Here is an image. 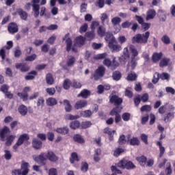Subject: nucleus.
I'll use <instances>...</instances> for the list:
<instances>
[{"label":"nucleus","instance_id":"nucleus-53","mask_svg":"<svg viewBox=\"0 0 175 175\" xmlns=\"http://www.w3.org/2000/svg\"><path fill=\"white\" fill-rule=\"evenodd\" d=\"M74 140L77 143H84V139L81 138V135H75L74 136Z\"/></svg>","mask_w":175,"mask_h":175},{"label":"nucleus","instance_id":"nucleus-14","mask_svg":"<svg viewBox=\"0 0 175 175\" xmlns=\"http://www.w3.org/2000/svg\"><path fill=\"white\" fill-rule=\"evenodd\" d=\"M111 103H113L115 106H119L122 103V98H119L118 96L113 95L110 98Z\"/></svg>","mask_w":175,"mask_h":175},{"label":"nucleus","instance_id":"nucleus-3","mask_svg":"<svg viewBox=\"0 0 175 175\" xmlns=\"http://www.w3.org/2000/svg\"><path fill=\"white\" fill-rule=\"evenodd\" d=\"M130 51L132 53V60L130 63H129V65L127 66V72H129V70H133L135 68H136V62L135 61V57H137L139 55V52H137V50L135 49V46H130Z\"/></svg>","mask_w":175,"mask_h":175},{"label":"nucleus","instance_id":"nucleus-37","mask_svg":"<svg viewBox=\"0 0 175 175\" xmlns=\"http://www.w3.org/2000/svg\"><path fill=\"white\" fill-rule=\"evenodd\" d=\"M79 127L80 122H79L78 120L73 121L70 124V128H71V129H77Z\"/></svg>","mask_w":175,"mask_h":175},{"label":"nucleus","instance_id":"nucleus-64","mask_svg":"<svg viewBox=\"0 0 175 175\" xmlns=\"http://www.w3.org/2000/svg\"><path fill=\"white\" fill-rule=\"evenodd\" d=\"M141 111H151V106L144 105L141 107Z\"/></svg>","mask_w":175,"mask_h":175},{"label":"nucleus","instance_id":"nucleus-44","mask_svg":"<svg viewBox=\"0 0 175 175\" xmlns=\"http://www.w3.org/2000/svg\"><path fill=\"white\" fill-rule=\"evenodd\" d=\"M130 144L131 146H139L140 144V141H139V139H137V137H133L130 140Z\"/></svg>","mask_w":175,"mask_h":175},{"label":"nucleus","instance_id":"nucleus-28","mask_svg":"<svg viewBox=\"0 0 175 175\" xmlns=\"http://www.w3.org/2000/svg\"><path fill=\"white\" fill-rule=\"evenodd\" d=\"M56 132L61 135H68L69 133V129L68 127L58 128L56 129Z\"/></svg>","mask_w":175,"mask_h":175},{"label":"nucleus","instance_id":"nucleus-50","mask_svg":"<svg viewBox=\"0 0 175 175\" xmlns=\"http://www.w3.org/2000/svg\"><path fill=\"white\" fill-rule=\"evenodd\" d=\"M107 57V53H100L94 56V59H103Z\"/></svg>","mask_w":175,"mask_h":175},{"label":"nucleus","instance_id":"nucleus-42","mask_svg":"<svg viewBox=\"0 0 175 175\" xmlns=\"http://www.w3.org/2000/svg\"><path fill=\"white\" fill-rule=\"evenodd\" d=\"M112 77L113 80H116V81H118L121 79V72L118 71L113 72L112 75Z\"/></svg>","mask_w":175,"mask_h":175},{"label":"nucleus","instance_id":"nucleus-7","mask_svg":"<svg viewBox=\"0 0 175 175\" xmlns=\"http://www.w3.org/2000/svg\"><path fill=\"white\" fill-rule=\"evenodd\" d=\"M29 140V136L27 134H23L19 136L16 143L14 145L13 148L15 151H17V149L22 146L24 142H28Z\"/></svg>","mask_w":175,"mask_h":175},{"label":"nucleus","instance_id":"nucleus-18","mask_svg":"<svg viewBox=\"0 0 175 175\" xmlns=\"http://www.w3.org/2000/svg\"><path fill=\"white\" fill-rule=\"evenodd\" d=\"M9 133H10V129L8 126H4L0 132V137L1 139L3 140L6 137V135H9Z\"/></svg>","mask_w":175,"mask_h":175},{"label":"nucleus","instance_id":"nucleus-59","mask_svg":"<svg viewBox=\"0 0 175 175\" xmlns=\"http://www.w3.org/2000/svg\"><path fill=\"white\" fill-rule=\"evenodd\" d=\"M80 116H73L72 114H67L66 115V120H77V118H79Z\"/></svg>","mask_w":175,"mask_h":175},{"label":"nucleus","instance_id":"nucleus-16","mask_svg":"<svg viewBox=\"0 0 175 175\" xmlns=\"http://www.w3.org/2000/svg\"><path fill=\"white\" fill-rule=\"evenodd\" d=\"M157 16V12L154 10L150 9L146 12V21L154 20Z\"/></svg>","mask_w":175,"mask_h":175},{"label":"nucleus","instance_id":"nucleus-57","mask_svg":"<svg viewBox=\"0 0 175 175\" xmlns=\"http://www.w3.org/2000/svg\"><path fill=\"white\" fill-rule=\"evenodd\" d=\"M122 152H124V149L118 148L114 151V157H120V155L122 154Z\"/></svg>","mask_w":175,"mask_h":175},{"label":"nucleus","instance_id":"nucleus-32","mask_svg":"<svg viewBox=\"0 0 175 175\" xmlns=\"http://www.w3.org/2000/svg\"><path fill=\"white\" fill-rule=\"evenodd\" d=\"M46 81L49 85H53L54 84V78L51 74H47L46 77Z\"/></svg>","mask_w":175,"mask_h":175},{"label":"nucleus","instance_id":"nucleus-29","mask_svg":"<svg viewBox=\"0 0 175 175\" xmlns=\"http://www.w3.org/2000/svg\"><path fill=\"white\" fill-rule=\"evenodd\" d=\"M162 58V53H154L152 55V59L153 62H158Z\"/></svg>","mask_w":175,"mask_h":175},{"label":"nucleus","instance_id":"nucleus-49","mask_svg":"<svg viewBox=\"0 0 175 175\" xmlns=\"http://www.w3.org/2000/svg\"><path fill=\"white\" fill-rule=\"evenodd\" d=\"M92 125V124L91 123V122L90 121H87V122H83L81 123V128H83V129H87V128H90V126H91Z\"/></svg>","mask_w":175,"mask_h":175},{"label":"nucleus","instance_id":"nucleus-9","mask_svg":"<svg viewBox=\"0 0 175 175\" xmlns=\"http://www.w3.org/2000/svg\"><path fill=\"white\" fill-rule=\"evenodd\" d=\"M46 153H41L40 155H33V159L39 163L40 165H44V161H46Z\"/></svg>","mask_w":175,"mask_h":175},{"label":"nucleus","instance_id":"nucleus-38","mask_svg":"<svg viewBox=\"0 0 175 175\" xmlns=\"http://www.w3.org/2000/svg\"><path fill=\"white\" fill-rule=\"evenodd\" d=\"M81 117H84L85 118H88L92 116V111L91 110H85L81 113Z\"/></svg>","mask_w":175,"mask_h":175},{"label":"nucleus","instance_id":"nucleus-6","mask_svg":"<svg viewBox=\"0 0 175 175\" xmlns=\"http://www.w3.org/2000/svg\"><path fill=\"white\" fill-rule=\"evenodd\" d=\"M117 166L121 169H127V170H131L136 167L132 161H129L126 159H122L119 161V163L117 164Z\"/></svg>","mask_w":175,"mask_h":175},{"label":"nucleus","instance_id":"nucleus-31","mask_svg":"<svg viewBox=\"0 0 175 175\" xmlns=\"http://www.w3.org/2000/svg\"><path fill=\"white\" fill-rule=\"evenodd\" d=\"M57 103V100L53 97L49 98L46 100V105H48V106H55Z\"/></svg>","mask_w":175,"mask_h":175},{"label":"nucleus","instance_id":"nucleus-41","mask_svg":"<svg viewBox=\"0 0 175 175\" xmlns=\"http://www.w3.org/2000/svg\"><path fill=\"white\" fill-rule=\"evenodd\" d=\"M100 20L103 24H105V23L107 24L109 23V16H107L106 13H103L101 14Z\"/></svg>","mask_w":175,"mask_h":175},{"label":"nucleus","instance_id":"nucleus-36","mask_svg":"<svg viewBox=\"0 0 175 175\" xmlns=\"http://www.w3.org/2000/svg\"><path fill=\"white\" fill-rule=\"evenodd\" d=\"M157 146H159V157L160 158H162V156L163 155V154H165V147L162 146V143L161 142H157Z\"/></svg>","mask_w":175,"mask_h":175},{"label":"nucleus","instance_id":"nucleus-15","mask_svg":"<svg viewBox=\"0 0 175 175\" xmlns=\"http://www.w3.org/2000/svg\"><path fill=\"white\" fill-rule=\"evenodd\" d=\"M8 31L10 33H16L18 32V26L16 23H11L8 25Z\"/></svg>","mask_w":175,"mask_h":175},{"label":"nucleus","instance_id":"nucleus-12","mask_svg":"<svg viewBox=\"0 0 175 175\" xmlns=\"http://www.w3.org/2000/svg\"><path fill=\"white\" fill-rule=\"evenodd\" d=\"M88 105V102L85 100H81L77 101L75 105V109L79 110L80 109H83L85 107Z\"/></svg>","mask_w":175,"mask_h":175},{"label":"nucleus","instance_id":"nucleus-4","mask_svg":"<svg viewBox=\"0 0 175 175\" xmlns=\"http://www.w3.org/2000/svg\"><path fill=\"white\" fill-rule=\"evenodd\" d=\"M150 38V31H146L144 34H137L133 38V43H147Z\"/></svg>","mask_w":175,"mask_h":175},{"label":"nucleus","instance_id":"nucleus-33","mask_svg":"<svg viewBox=\"0 0 175 175\" xmlns=\"http://www.w3.org/2000/svg\"><path fill=\"white\" fill-rule=\"evenodd\" d=\"M16 139V135H9L6 138V146H12V143H13V141Z\"/></svg>","mask_w":175,"mask_h":175},{"label":"nucleus","instance_id":"nucleus-45","mask_svg":"<svg viewBox=\"0 0 175 175\" xmlns=\"http://www.w3.org/2000/svg\"><path fill=\"white\" fill-rule=\"evenodd\" d=\"M120 64L117 61H116V57H114L112 62H111V69L112 70H114V69L118 68Z\"/></svg>","mask_w":175,"mask_h":175},{"label":"nucleus","instance_id":"nucleus-35","mask_svg":"<svg viewBox=\"0 0 175 175\" xmlns=\"http://www.w3.org/2000/svg\"><path fill=\"white\" fill-rule=\"evenodd\" d=\"M79 161V156L77 155V153L72 152L71 154V157L70 158V162L71 163H75V161L78 162Z\"/></svg>","mask_w":175,"mask_h":175},{"label":"nucleus","instance_id":"nucleus-56","mask_svg":"<svg viewBox=\"0 0 175 175\" xmlns=\"http://www.w3.org/2000/svg\"><path fill=\"white\" fill-rule=\"evenodd\" d=\"M159 79H161L160 76H159V73L156 72L154 75L153 79L152 81L153 84H157V83H158V81H159Z\"/></svg>","mask_w":175,"mask_h":175},{"label":"nucleus","instance_id":"nucleus-23","mask_svg":"<svg viewBox=\"0 0 175 175\" xmlns=\"http://www.w3.org/2000/svg\"><path fill=\"white\" fill-rule=\"evenodd\" d=\"M91 95V92H90L88 90H83L79 94H78V97L81 96L84 99H87Z\"/></svg>","mask_w":175,"mask_h":175},{"label":"nucleus","instance_id":"nucleus-48","mask_svg":"<svg viewBox=\"0 0 175 175\" xmlns=\"http://www.w3.org/2000/svg\"><path fill=\"white\" fill-rule=\"evenodd\" d=\"M120 111H121V109H120L119 107H116L115 108H113L111 112H110V115L111 116H116L117 114H120Z\"/></svg>","mask_w":175,"mask_h":175},{"label":"nucleus","instance_id":"nucleus-26","mask_svg":"<svg viewBox=\"0 0 175 175\" xmlns=\"http://www.w3.org/2000/svg\"><path fill=\"white\" fill-rule=\"evenodd\" d=\"M173 118H174V112H168L164 117V121L165 122H169V121H172Z\"/></svg>","mask_w":175,"mask_h":175},{"label":"nucleus","instance_id":"nucleus-40","mask_svg":"<svg viewBox=\"0 0 175 175\" xmlns=\"http://www.w3.org/2000/svg\"><path fill=\"white\" fill-rule=\"evenodd\" d=\"M64 105L65 106L66 111L69 113L70 110H72V105H70V103L68 100H64Z\"/></svg>","mask_w":175,"mask_h":175},{"label":"nucleus","instance_id":"nucleus-19","mask_svg":"<svg viewBox=\"0 0 175 175\" xmlns=\"http://www.w3.org/2000/svg\"><path fill=\"white\" fill-rule=\"evenodd\" d=\"M32 146L35 150H40L43 146V144L40 140L33 139L32 141Z\"/></svg>","mask_w":175,"mask_h":175},{"label":"nucleus","instance_id":"nucleus-39","mask_svg":"<svg viewBox=\"0 0 175 175\" xmlns=\"http://www.w3.org/2000/svg\"><path fill=\"white\" fill-rule=\"evenodd\" d=\"M159 76L161 80H166L167 81H169V80H170V75L167 72H163L161 74H159Z\"/></svg>","mask_w":175,"mask_h":175},{"label":"nucleus","instance_id":"nucleus-25","mask_svg":"<svg viewBox=\"0 0 175 175\" xmlns=\"http://www.w3.org/2000/svg\"><path fill=\"white\" fill-rule=\"evenodd\" d=\"M170 62V59L164 57L160 61L159 66H160V68H163L165 66H167V65H169Z\"/></svg>","mask_w":175,"mask_h":175},{"label":"nucleus","instance_id":"nucleus-27","mask_svg":"<svg viewBox=\"0 0 175 175\" xmlns=\"http://www.w3.org/2000/svg\"><path fill=\"white\" fill-rule=\"evenodd\" d=\"M17 14L20 16L22 20H27L28 17V14L21 9L17 10Z\"/></svg>","mask_w":175,"mask_h":175},{"label":"nucleus","instance_id":"nucleus-61","mask_svg":"<svg viewBox=\"0 0 175 175\" xmlns=\"http://www.w3.org/2000/svg\"><path fill=\"white\" fill-rule=\"evenodd\" d=\"M132 25V22L126 21L122 23V28H129Z\"/></svg>","mask_w":175,"mask_h":175},{"label":"nucleus","instance_id":"nucleus-47","mask_svg":"<svg viewBox=\"0 0 175 175\" xmlns=\"http://www.w3.org/2000/svg\"><path fill=\"white\" fill-rule=\"evenodd\" d=\"M167 107V111H170V113H174L175 107L172 104H169V103H165Z\"/></svg>","mask_w":175,"mask_h":175},{"label":"nucleus","instance_id":"nucleus-58","mask_svg":"<svg viewBox=\"0 0 175 175\" xmlns=\"http://www.w3.org/2000/svg\"><path fill=\"white\" fill-rule=\"evenodd\" d=\"M119 144H120V146H122V144H125V143H126V139H125V135H122L120 137H119Z\"/></svg>","mask_w":175,"mask_h":175},{"label":"nucleus","instance_id":"nucleus-46","mask_svg":"<svg viewBox=\"0 0 175 175\" xmlns=\"http://www.w3.org/2000/svg\"><path fill=\"white\" fill-rule=\"evenodd\" d=\"M88 40H92L95 38V33L94 31H88L85 33Z\"/></svg>","mask_w":175,"mask_h":175},{"label":"nucleus","instance_id":"nucleus-10","mask_svg":"<svg viewBox=\"0 0 175 175\" xmlns=\"http://www.w3.org/2000/svg\"><path fill=\"white\" fill-rule=\"evenodd\" d=\"M29 91H31V88L29 87H25L23 89V92H18L17 95L21 99H23V100H28V92H29Z\"/></svg>","mask_w":175,"mask_h":175},{"label":"nucleus","instance_id":"nucleus-52","mask_svg":"<svg viewBox=\"0 0 175 175\" xmlns=\"http://www.w3.org/2000/svg\"><path fill=\"white\" fill-rule=\"evenodd\" d=\"M136 74L135 72H131L128 75L127 80L129 81H133V80H136Z\"/></svg>","mask_w":175,"mask_h":175},{"label":"nucleus","instance_id":"nucleus-62","mask_svg":"<svg viewBox=\"0 0 175 175\" xmlns=\"http://www.w3.org/2000/svg\"><path fill=\"white\" fill-rule=\"evenodd\" d=\"M47 94H49V95H51V96H53L54 95V94H55V88H47L46 90Z\"/></svg>","mask_w":175,"mask_h":175},{"label":"nucleus","instance_id":"nucleus-1","mask_svg":"<svg viewBox=\"0 0 175 175\" xmlns=\"http://www.w3.org/2000/svg\"><path fill=\"white\" fill-rule=\"evenodd\" d=\"M40 3V0H33L32 1L31 6L33 8L34 17L38 18V17H39V14H40V16H41V17H43V16H44V17H46V18H50V14L46 13V8L45 7L41 8L40 12H39V10L40 9V5H39Z\"/></svg>","mask_w":175,"mask_h":175},{"label":"nucleus","instance_id":"nucleus-22","mask_svg":"<svg viewBox=\"0 0 175 175\" xmlns=\"http://www.w3.org/2000/svg\"><path fill=\"white\" fill-rule=\"evenodd\" d=\"M136 159L141 166H146V163H147V157L146 156L137 157Z\"/></svg>","mask_w":175,"mask_h":175},{"label":"nucleus","instance_id":"nucleus-2","mask_svg":"<svg viewBox=\"0 0 175 175\" xmlns=\"http://www.w3.org/2000/svg\"><path fill=\"white\" fill-rule=\"evenodd\" d=\"M109 36H105V40L108 42V46L111 50H112V53H118V51H121L122 48L121 45L118 44V42L116 40V38L113 36V34H108Z\"/></svg>","mask_w":175,"mask_h":175},{"label":"nucleus","instance_id":"nucleus-24","mask_svg":"<svg viewBox=\"0 0 175 175\" xmlns=\"http://www.w3.org/2000/svg\"><path fill=\"white\" fill-rule=\"evenodd\" d=\"M18 111L22 116H27V113H28V108H27L25 105H22L18 107Z\"/></svg>","mask_w":175,"mask_h":175},{"label":"nucleus","instance_id":"nucleus-21","mask_svg":"<svg viewBox=\"0 0 175 175\" xmlns=\"http://www.w3.org/2000/svg\"><path fill=\"white\" fill-rule=\"evenodd\" d=\"M75 62H76V58L73 56H69L66 62V66L72 68L75 65Z\"/></svg>","mask_w":175,"mask_h":175},{"label":"nucleus","instance_id":"nucleus-20","mask_svg":"<svg viewBox=\"0 0 175 175\" xmlns=\"http://www.w3.org/2000/svg\"><path fill=\"white\" fill-rule=\"evenodd\" d=\"M66 50L68 51H70V50L72 49V51H74V53H77V49H75V48H72V39L70 38H67L66 40Z\"/></svg>","mask_w":175,"mask_h":175},{"label":"nucleus","instance_id":"nucleus-11","mask_svg":"<svg viewBox=\"0 0 175 175\" xmlns=\"http://www.w3.org/2000/svg\"><path fill=\"white\" fill-rule=\"evenodd\" d=\"M85 43V38L82 36H79L75 38V46L77 47H81Z\"/></svg>","mask_w":175,"mask_h":175},{"label":"nucleus","instance_id":"nucleus-55","mask_svg":"<svg viewBox=\"0 0 175 175\" xmlns=\"http://www.w3.org/2000/svg\"><path fill=\"white\" fill-rule=\"evenodd\" d=\"M71 86L74 88H81V83L76 80L72 82Z\"/></svg>","mask_w":175,"mask_h":175},{"label":"nucleus","instance_id":"nucleus-63","mask_svg":"<svg viewBox=\"0 0 175 175\" xmlns=\"http://www.w3.org/2000/svg\"><path fill=\"white\" fill-rule=\"evenodd\" d=\"M140 102H141V96H140V95H137L134 98V103H135V106L140 105Z\"/></svg>","mask_w":175,"mask_h":175},{"label":"nucleus","instance_id":"nucleus-51","mask_svg":"<svg viewBox=\"0 0 175 175\" xmlns=\"http://www.w3.org/2000/svg\"><path fill=\"white\" fill-rule=\"evenodd\" d=\"M167 107H166V103L162 105L161 107H159V114H165L166 113Z\"/></svg>","mask_w":175,"mask_h":175},{"label":"nucleus","instance_id":"nucleus-8","mask_svg":"<svg viewBox=\"0 0 175 175\" xmlns=\"http://www.w3.org/2000/svg\"><path fill=\"white\" fill-rule=\"evenodd\" d=\"M106 72V68H105L103 66H99L94 74V80H99L100 77H103L105 75V72Z\"/></svg>","mask_w":175,"mask_h":175},{"label":"nucleus","instance_id":"nucleus-13","mask_svg":"<svg viewBox=\"0 0 175 175\" xmlns=\"http://www.w3.org/2000/svg\"><path fill=\"white\" fill-rule=\"evenodd\" d=\"M97 33L98 36L103 38V36H108L109 39H110V36L109 35H111L110 33H106V29H105L103 26H99L97 30Z\"/></svg>","mask_w":175,"mask_h":175},{"label":"nucleus","instance_id":"nucleus-54","mask_svg":"<svg viewBox=\"0 0 175 175\" xmlns=\"http://www.w3.org/2000/svg\"><path fill=\"white\" fill-rule=\"evenodd\" d=\"M122 118L124 121H129V120H131V113H124L122 115Z\"/></svg>","mask_w":175,"mask_h":175},{"label":"nucleus","instance_id":"nucleus-34","mask_svg":"<svg viewBox=\"0 0 175 175\" xmlns=\"http://www.w3.org/2000/svg\"><path fill=\"white\" fill-rule=\"evenodd\" d=\"M36 75H38L36 71H31L25 77V80H33Z\"/></svg>","mask_w":175,"mask_h":175},{"label":"nucleus","instance_id":"nucleus-43","mask_svg":"<svg viewBox=\"0 0 175 175\" xmlns=\"http://www.w3.org/2000/svg\"><path fill=\"white\" fill-rule=\"evenodd\" d=\"M70 85H72V83L69 79L64 80L63 83V88H64V90H69V88H70Z\"/></svg>","mask_w":175,"mask_h":175},{"label":"nucleus","instance_id":"nucleus-17","mask_svg":"<svg viewBox=\"0 0 175 175\" xmlns=\"http://www.w3.org/2000/svg\"><path fill=\"white\" fill-rule=\"evenodd\" d=\"M46 158L51 161V162H57L58 161V157L54 154L53 152L49 151L46 154Z\"/></svg>","mask_w":175,"mask_h":175},{"label":"nucleus","instance_id":"nucleus-5","mask_svg":"<svg viewBox=\"0 0 175 175\" xmlns=\"http://www.w3.org/2000/svg\"><path fill=\"white\" fill-rule=\"evenodd\" d=\"M29 172V164L23 162L21 164V170H15L12 171V175H27Z\"/></svg>","mask_w":175,"mask_h":175},{"label":"nucleus","instance_id":"nucleus-30","mask_svg":"<svg viewBox=\"0 0 175 175\" xmlns=\"http://www.w3.org/2000/svg\"><path fill=\"white\" fill-rule=\"evenodd\" d=\"M111 22L112 25H113V27L120 25V24L121 23V18H120L118 16H115L111 18Z\"/></svg>","mask_w":175,"mask_h":175},{"label":"nucleus","instance_id":"nucleus-60","mask_svg":"<svg viewBox=\"0 0 175 175\" xmlns=\"http://www.w3.org/2000/svg\"><path fill=\"white\" fill-rule=\"evenodd\" d=\"M125 95L126 96H128V98H132L133 96V93L132 92V90H131V88L126 89Z\"/></svg>","mask_w":175,"mask_h":175}]
</instances>
